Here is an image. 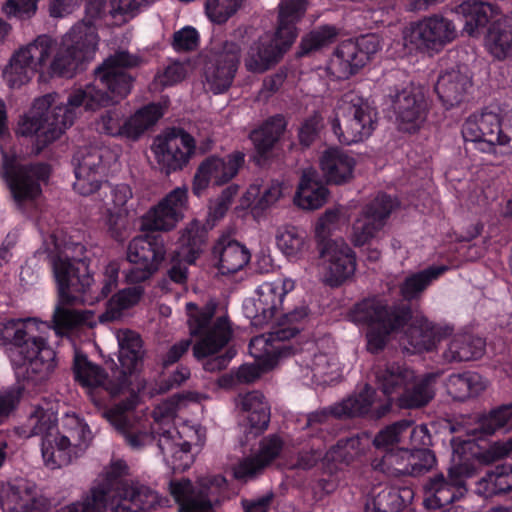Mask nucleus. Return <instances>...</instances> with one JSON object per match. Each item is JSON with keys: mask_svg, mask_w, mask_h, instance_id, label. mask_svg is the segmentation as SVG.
<instances>
[{"mask_svg": "<svg viewBox=\"0 0 512 512\" xmlns=\"http://www.w3.org/2000/svg\"><path fill=\"white\" fill-rule=\"evenodd\" d=\"M135 64L136 59L128 53H116L95 71L92 84L70 92L66 104L56 93L36 98L29 111L20 118L17 134L31 138L34 142L32 152L38 154L73 124L82 109L95 110L126 97L131 90L132 78L125 68Z\"/></svg>", "mask_w": 512, "mask_h": 512, "instance_id": "1", "label": "nucleus"}, {"mask_svg": "<svg viewBox=\"0 0 512 512\" xmlns=\"http://www.w3.org/2000/svg\"><path fill=\"white\" fill-rule=\"evenodd\" d=\"M128 467L117 460L106 469L104 483L93 488L82 503H73L56 512H139L164 505V500L149 487L127 479ZM2 512H47V500L38 497L34 484L15 479L0 485Z\"/></svg>", "mask_w": 512, "mask_h": 512, "instance_id": "2", "label": "nucleus"}, {"mask_svg": "<svg viewBox=\"0 0 512 512\" xmlns=\"http://www.w3.org/2000/svg\"><path fill=\"white\" fill-rule=\"evenodd\" d=\"M57 255L52 260L54 276L58 285L59 302L53 314V328L64 335L80 326H94L96 320L91 311H80L70 307L82 302L93 304L106 297L118 285L120 264L109 262L96 282L88 271L86 249L78 242H56Z\"/></svg>", "mask_w": 512, "mask_h": 512, "instance_id": "3", "label": "nucleus"}, {"mask_svg": "<svg viewBox=\"0 0 512 512\" xmlns=\"http://www.w3.org/2000/svg\"><path fill=\"white\" fill-rule=\"evenodd\" d=\"M49 323L36 318L10 320L0 325V338L11 344L8 356L18 386L0 391V424L19 402L23 390H40L51 377L55 367V351L42 333Z\"/></svg>", "mask_w": 512, "mask_h": 512, "instance_id": "4", "label": "nucleus"}, {"mask_svg": "<svg viewBox=\"0 0 512 512\" xmlns=\"http://www.w3.org/2000/svg\"><path fill=\"white\" fill-rule=\"evenodd\" d=\"M77 27L60 38L40 35L21 46L11 56L3 71V77L10 88H20L29 83L36 74L40 78L73 77L82 69L80 60L91 49L89 35L77 34Z\"/></svg>", "mask_w": 512, "mask_h": 512, "instance_id": "5", "label": "nucleus"}, {"mask_svg": "<svg viewBox=\"0 0 512 512\" xmlns=\"http://www.w3.org/2000/svg\"><path fill=\"white\" fill-rule=\"evenodd\" d=\"M204 399V394L187 392L159 404L153 411V432L158 434V447L173 471H184L191 466L194 461L191 449L202 447L206 435L199 425L183 423L176 428L171 427L170 422L189 404H198Z\"/></svg>", "mask_w": 512, "mask_h": 512, "instance_id": "6", "label": "nucleus"}, {"mask_svg": "<svg viewBox=\"0 0 512 512\" xmlns=\"http://www.w3.org/2000/svg\"><path fill=\"white\" fill-rule=\"evenodd\" d=\"M115 336L121 365V370L114 372L118 383L109 380L104 370L90 362L85 355L75 354V379L85 389L96 406L102 405L104 394L113 396L121 392L128 384L127 375L132 376L142 367L144 352L140 336L128 329L117 331Z\"/></svg>", "mask_w": 512, "mask_h": 512, "instance_id": "7", "label": "nucleus"}, {"mask_svg": "<svg viewBox=\"0 0 512 512\" xmlns=\"http://www.w3.org/2000/svg\"><path fill=\"white\" fill-rule=\"evenodd\" d=\"M275 34L266 32L253 41L244 57L251 73H264L279 62L296 39V22L306 11L305 0H281Z\"/></svg>", "mask_w": 512, "mask_h": 512, "instance_id": "8", "label": "nucleus"}, {"mask_svg": "<svg viewBox=\"0 0 512 512\" xmlns=\"http://www.w3.org/2000/svg\"><path fill=\"white\" fill-rule=\"evenodd\" d=\"M353 322L366 324L368 350L377 353L389 341L392 333L403 328L412 319L409 304L390 305L385 300L372 297L357 303L350 313Z\"/></svg>", "mask_w": 512, "mask_h": 512, "instance_id": "9", "label": "nucleus"}, {"mask_svg": "<svg viewBox=\"0 0 512 512\" xmlns=\"http://www.w3.org/2000/svg\"><path fill=\"white\" fill-rule=\"evenodd\" d=\"M92 433L88 425L75 414H66L61 426L41 440L44 465L57 469L70 464L88 448Z\"/></svg>", "mask_w": 512, "mask_h": 512, "instance_id": "10", "label": "nucleus"}, {"mask_svg": "<svg viewBox=\"0 0 512 512\" xmlns=\"http://www.w3.org/2000/svg\"><path fill=\"white\" fill-rule=\"evenodd\" d=\"M331 129L339 142L352 144L370 137L377 126V112L357 93L350 91L337 101Z\"/></svg>", "mask_w": 512, "mask_h": 512, "instance_id": "11", "label": "nucleus"}, {"mask_svg": "<svg viewBox=\"0 0 512 512\" xmlns=\"http://www.w3.org/2000/svg\"><path fill=\"white\" fill-rule=\"evenodd\" d=\"M215 305L199 307L193 302L186 304L187 325L197 341L193 347L196 358L210 357L218 353L230 340L232 331L226 317L213 318Z\"/></svg>", "mask_w": 512, "mask_h": 512, "instance_id": "12", "label": "nucleus"}, {"mask_svg": "<svg viewBox=\"0 0 512 512\" xmlns=\"http://www.w3.org/2000/svg\"><path fill=\"white\" fill-rule=\"evenodd\" d=\"M292 328L281 329L254 337L249 344L251 356L255 363L244 364L235 373L237 382L250 383L262 373L275 368L283 359L292 355L295 348L286 341L295 334Z\"/></svg>", "mask_w": 512, "mask_h": 512, "instance_id": "13", "label": "nucleus"}, {"mask_svg": "<svg viewBox=\"0 0 512 512\" xmlns=\"http://www.w3.org/2000/svg\"><path fill=\"white\" fill-rule=\"evenodd\" d=\"M380 49L381 39L376 34L345 40L333 50L326 63V73L333 79H348L363 68Z\"/></svg>", "mask_w": 512, "mask_h": 512, "instance_id": "14", "label": "nucleus"}, {"mask_svg": "<svg viewBox=\"0 0 512 512\" xmlns=\"http://www.w3.org/2000/svg\"><path fill=\"white\" fill-rule=\"evenodd\" d=\"M116 159L117 154L106 146L91 145L78 149L73 157L74 190L84 196L96 192Z\"/></svg>", "mask_w": 512, "mask_h": 512, "instance_id": "15", "label": "nucleus"}, {"mask_svg": "<svg viewBox=\"0 0 512 512\" xmlns=\"http://www.w3.org/2000/svg\"><path fill=\"white\" fill-rule=\"evenodd\" d=\"M163 115L160 105L149 104L126 118L119 109H111L102 113L96 121L98 132L128 140H138Z\"/></svg>", "mask_w": 512, "mask_h": 512, "instance_id": "16", "label": "nucleus"}, {"mask_svg": "<svg viewBox=\"0 0 512 512\" xmlns=\"http://www.w3.org/2000/svg\"><path fill=\"white\" fill-rule=\"evenodd\" d=\"M1 175L18 205L35 200L41 194L40 181L48 178L49 169L44 164L31 167L20 165L17 156L2 151Z\"/></svg>", "mask_w": 512, "mask_h": 512, "instance_id": "17", "label": "nucleus"}, {"mask_svg": "<svg viewBox=\"0 0 512 512\" xmlns=\"http://www.w3.org/2000/svg\"><path fill=\"white\" fill-rule=\"evenodd\" d=\"M457 37L452 20L434 14L410 23L403 30L405 45L423 51H440Z\"/></svg>", "mask_w": 512, "mask_h": 512, "instance_id": "18", "label": "nucleus"}, {"mask_svg": "<svg viewBox=\"0 0 512 512\" xmlns=\"http://www.w3.org/2000/svg\"><path fill=\"white\" fill-rule=\"evenodd\" d=\"M245 163V154L234 151L225 155H210L198 165L192 182V192L203 195L210 186H223L232 181Z\"/></svg>", "mask_w": 512, "mask_h": 512, "instance_id": "19", "label": "nucleus"}, {"mask_svg": "<svg viewBox=\"0 0 512 512\" xmlns=\"http://www.w3.org/2000/svg\"><path fill=\"white\" fill-rule=\"evenodd\" d=\"M225 486V478L215 475L202 478L198 490L187 479L171 481L170 492L179 504V512H209L220 503L216 494Z\"/></svg>", "mask_w": 512, "mask_h": 512, "instance_id": "20", "label": "nucleus"}, {"mask_svg": "<svg viewBox=\"0 0 512 512\" xmlns=\"http://www.w3.org/2000/svg\"><path fill=\"white\" fill-rule=\"evenodd\" d=\"M294 288L295 281L291 278L263 282L256 288L253 300L244 303L246 316L254 326L268 324L282 309L285 296Z\"/></svg>", "mask_w": 512, "mask_h": 512, "instance_id": "21", "label": "nucleus"}, {"mask_svg": "<svg viewBox=\"0 0 512 512\" xmlns=\"http://www.w3.org/2000/svg\"><path fill=\"white\" fill-rule=\"evenodd\" d=\"M240 46L226 41L214 48L203 66L204 86L214 94H221L231 86L238 69Z\"/></svg>", "mask_w": 512, "mask_h": 512, "instance_id": "22", "label": "nucleus"}, {"mask_svg": "<svg viewBox=\"0 0 512 512\" xmlns=\"http://www.w3.org/2000/svg\"><path fill=\"white\" fill-rule=\"evenodd\" d=\"M162 240L151 236L135 237L128 245L127 259L133 265L126 274L129 282L149 279L160 267L165 257Z\"/></svg>", "mask_w": 512, "mask_h": 512, "instance_id": "23", "label": "nucleus"}, {"mask_svg": "<svg viewBox=\"0 0 512 512\" xmlns=\"http://www.w3.org/2000/svg\"><path fill=\"white\" fill-rule=\"evenodd\" d=\"M194 150L193 137L180 130L157 136L151 146L155 160L166 173L181 170L186 166Z\"/></svg>", "mask_w": 512, "mask_h": 512, "instance_id": "24", "label": "nucleus"}, {"mask_svg": "<svg viewBox=\"0 0 512 512\" xmlns=\"http://www.w3.org/2000/svg\"><path fill=\"white\" fill-rule=\"evenodd\" d=\"M188 209L187 187H176L142 217L141 227L149 231H170L183 220Z\"/></svg>", "mask_w": 512, "mask_h": 512, "instance_id": "25", "label": "nucleus"}, {"mask_svg": "<svg viewBox=\"0 0 512 512\" xmlns=\"http://www.w3.org/2000/svg\"><path fill=\"white\" fill-rule=\"evenodd\" d=\"M373 375L377 388L388 398L387 403L372 412L373 418L380 419L389 412L392 401L403 388L415 380V372L404 364L393 362L375 366Z\"/></svg>", "mask_w": 512, "mask_h": 512, "instance_id": "26", "label": "nucleus"}, {"mask_svg": "<svg viewBox=\"0 0 512 512\" xmlns=\"http://www.w3.org/2000/svg\"><path fill=\"white\" fill-rule=\"evenodd\" d=\"M391 102L399 129L405 132L416 131L426 115V103L421 88L408 85L391 95Z\"/></svg>", "mask_w": 512, "mask_h": 512, "instance_id": "27", "label": "nucleus"}, {"mask_svg": "<svg viewBox=\"0 0 512 512\" xmlns=\"http://www.w3.org/2000/svg\"><path fill=\"white\" fill-rule=\"evenodd\" d=\"M322 259L326 263L325 282L339 286L355 271V261L349 246L342 239L322 237Z\"/></svg>", "mask_w": 512, "mask_h": 512, "instance_id": "28", "label": "nucleus"}, {"mask_svg": "<svg viewBox=\"0 0 512 512\" xmlns=\"http://www.w3.org/2000/svg\"><path fill=\"white\" fill-rule=\"evenodd\" d=\"M204 230L197 221L189 223L180 237L181 247L172 258L169 278L182 284L187 279V265L193 264L202 251Z\"/></svg>", "mask_w": 512, "mask_h": 512, "instance_id": "29", "label": "nucleus"}, {"mask_svg": "<svg viewBox=\"0 0 512 512\" xmlns=\"http://www.w3.org/2000/svg\"><path fill=\"white\" fill-rule=\"evenodd\" d=\"M109 195L103 200L101 207V220L107 227L110 235L122 241L125 237V216L127 204L133 197L132 189L127 184L108 186Z\"/></svg>", "mask_w": 512, "mask_h": 512, "instance_id": "30", "label": "nucleus"}, {"mask_svg": "<svg viewBox=\"0 0 512 512\" xmlns=\"http://www.w3.org/2000/svg\"><path fill=\"white\" fill-rule=\"evenodd\" d=\"M135 405L136 400L133 397L126 404L117 405L112 409L104 411L103 416L125 437L130 447L139 449L150 444L154 437L145 431V426L140 420L134 419L132 409Z\"/></svg>", "mask_w": 512, "mask_h": 512, "instance_id": "31", "label": "nucleus"}, {"mask_svg": "<svg viewBox=\"0 0 512 512\" xmlns=\"http://www.w3.org/2000/svg\"><path fill=\"white\" fill-rule=\"evenodd\" d=\"M284 450V442L278 435L265 437L255 455L240 460L232 468L233 476L241 481H248L260 474Z\"/></svg>", "mask_w": 512, "mask_h": 512, "instance_id": "32", "label": "nucleus"}, {"mask_svg": "<svg viewBox=\"0 0 512 512\" xmlns=\"http://www.w3.org/2000/svg\"><path fill=\"white\" fill-rule=\"evenodd\" d=\"M283 196L279 182L255 181L251 183L238 200L237 211L251 210L254 217L273 207Z\"/></svg>", "mask_w": 512, "mask_h": 512, "instance_id": "33", "label": "nucleus"}, {"mask_svg": "<svg viewBox=\"0 0 512 512\" xmlns=\"http://www.w3.org/2000/svg\"><path fill=\"white\" fill-rule=\"evenodd\" d=\"M251 254L247 247L227 236L221 237L213 248V262L222 275L235 274L250 261Z\"/></svg>", "mask_w": 512, "mask_h": 512, "instance_id": "34", "label": "nucleus"}, {"mask_svg": "<svg viewBox=\"0 0 512 512\" xmlns=\"http://www.w3.org/2000/svg\"><path fill=\"white\" fill-rule=\"evenodd\" d=\"M106 0H87L85 4V15L81 21L76 22L66 33H70L74 28L77 29L78 36L82 38L84 35H89L91 39V49L85 58L80 60V65L83 67L85 63L90 62L94 59L96 52L99 48L100 37L98 34V25L101 20L109 14L111 7L107 9Z\"/></svg>", "mask_w": 512, "mask_h": 512, "instance_id": "35", "label": "nucleus"}, {"mask_svg": "<svg viewBox=\"0 0 512 512\" xmlns=\"http://www.w3.org/2000/svg\"><path fill=\"white\" fill-rule=\"evenodd\" d=\"M502 126L498 114L484 111L471 115L462 126L465 141L496 145L501 139Z\"/></svg>", "mask_w": 512, "mask_h": 512, "instance_id": "36", "label": "nucleus"}, {"mask_svg": "<svg viewBox=\"0 0 512 512\" xmlns=\"http://www.w3.org/2000/svg\"><path fill=\"white\" fill-rule=\"evenodd\" d=\"M237 407L242 413L245 429L257 435L269 424L270 412L264 396L259 392H250L237 398Z\"/></svg>", "mask_w": 512, "mask_h": 512, "instance_id": "37", "label": "nucleus"}, {"mask_svg": "<svg viewBox=\"0 0 512 512\" xmlns=\"http://www.w3.org/2000/svg\"><path fill=\"white\" fill-rule=\"evenodd\" d=\"M471 78L460 69H451L439 75L435 91L447 107L460 104L471 88Z\"/></svg>", "mask_w": 512, "mask_h": 512, "instance_id": "38", "label": "nucleus"}, {"mask_svg": "<svg viewBox=\"0 0 512 512\" xmlns=\"http://www.w3.org/2000/svg\"><path fill=\"white\" fill-rule=\"evenodd\" d=\"M439 373H427L420 379L413 380L407 385L395 401L401 409H419L425 407L435 396L434 385Z\"/></svg>", "mask_w": 512, "mask_h": 512, "instance_id": "39", "label": "nucleus"}, {"mask_svg": "<svg viewBox=\"0 0 512 512\" xmlns=\"http://www.w3.org/2000/svg\"><path fill=\"white\" fill-rule=\"evenodd\" d=\"M424 504L428 509H440L464 496V490L442 473L430 477L424 485Z\"/></svg>", "mask_w": 512, "mask_h": 512, "instance_id": "40", "label": "nucleus"}, {"mask_svg": "<svg viewBox=\"0 0 512 512\" xmlns=\"http://www.w3.org/2000/svg\"><path fill=\"white\" fill-rule=\"evenodd\" d=\"M57 412L54 403L43 400L32 406L21 428L24 437L40 436L41 440L57 429Z\"/></svg>", "mask_w": 512, "mask_h": 512, "instance_id": "41", "label": "nucleus"}, {"mask_svg": "<svg viewBox=\"0 0 512 512\" xmlns=\"http://www.w3.org/2000/svg\"><path fill=\"white\" fill-rule=\"evenodd\" d=\"M355 160L339 148H330L322 155V172L327 183L344 184L353 177Z\"/></svg>", "mask_w": 512, "mask_h": 512, "instance_id": "42", "label": "nucleus"}, {"mask_svg": "<svg viewBox=\"0 0 512 512\" xmlns=\"http://www.w3.org/2000/svg\"><path fill=\"white\" fill-rule=\"evenodd\" d=\"M456 13L464 19V31L474 36L498 15V10L488 2L468 0L456 8Z\"/></svg>", "mask_w": 512, "mask_h": 512, "instance_id": "43", "label": "nucleus"}, {"mask_svg": "<svg viewBox=\"0 0 512 512\" xmlns=\"http://www.w3.org/2000/svg\"><path fill=\"white\" fill-rule=\"evenodd\" d=\"M437 332L430 322L424 319L413 322L401 337L400 344L409 354L432 350L437 342Z\"/></svg>", "mask_w": 512, "mask_h": 512, "instance_id": "44", "label": "nucleus"}, {"mask_svg": "<svg viewBox=\"0 0 512 512\" xmlns=\"http://www.w3.org/2000/svg\"><path fill=\"white\" fill-rule=\"evenodd\" d=\"M485 42L494 58L504 60L512 57V20L506 17L494 20L488 28Z\"/></svg>", "mask_w": 512, "mask_h": 512, "instance_id": "45", "label": "nucleus"}, {"mask_svg": "<svg viewBox=\"0 0 512 512\" xmlns=\"http://www.w3.org/2000/svg\"><path fill=\"white\" fill-rule=\"evenodd\" d=\"M485 342L471 334H459L454 336L442 353L446 362H462L475 360L484 353Z\"/></svg>", "mask_w": 512, "mask_h": 512, "instance_id": "46", "label": "nucleus"}, {"mask_svg": "<svg viewBox=\"0 0 512 512\" xmlns=\"http://www.w3.org/2000/svg\"><path fill=\"white\" fill-rule=\"evenodd\" d=\"M286 120L281 115H276L268 119L258 129H255L250 134V139L254 144L257 156L256 161L260 164L261 158L273 148L275 143L279 140L280 136L286 128Z\"/></svg>", "mask_w": 512, "mask_h": 512, "instance_id": "47", "label": "nucleus"}, {"mask_svg": "<svg viewBox=\"0 0 512 512\" xmlns=\"http://www.w3.org/2000/svg\"><path fill=\"white\" fill-rule=\"evenodd\" d=\"M375 390L366 385L356 396L349 397L340 403L334 404L325 410L322 415H332L336 418L362 416L371 411L374 402Z\"/></svg>", "mask_w": 512, "mask_h": 512, "instance_id": "48", "label": "nucleus"}, {"mask_svg": "<svg viewBox=\"0 0 512 512\" xmlns=\"http://www.w3.org/2000/svg\"><path fill=\"white\" fill-rule=\"evenodd\" d=\"M294 204L306 211L320 207V177L316 170L307 169L303 172L294 196Z\"/></svg>", "mask_w": 512, "mask_h": 512, "instance_id": "49", "label": "nucleus"}, {"mask_svg": "<svg viewBox=\"0 0 512 512\" xmlns=\"http://www.w3.org/2000/svg\"><path fill=\"white\" fill-rule=\"evenodd\" d=\"M448 394L455 400L464 401L485 389L481 377L473 372L450 375L446 380Z\"/></svg>", "mask_w": 512, "mask_h": 512, "instance_id": "50", "label": "nucleus"}, {"mask_svg": "<svg viewBox=\"0 0 512 512\" xmlns=\"http://www.w3.org/2000/svg\"><path fill=\"white\" fill-rule=\"evenodd\" d=\"M275 239L278 249L289 259H298L309 249L305 233L294 226L280 227Z\"/></svg>", "mask_w": 512, "mask_h": 512, "instance_id": "51", "label": "nucleus"}, {"mask_svg": "<svg viewBox=\"0 0 512 512\" xmlns=\"http://www.w3.org/2000/svg\"><path fill=\"white\" fill-rule=\"evenodd\" d=\"M402 460L405 465L395 468L398 475L418 476L429 471L435 464L436 458L429 448L403 449Z\"/></svg>", "mask_w": 512, "mask_h": 512, "instance_id": "52", "label": "nucleus"}, {"mask_svg": "<svg viewBox=\"0 0 512 512\" xmlns=\"http://www.w3.org/2000/svg\"><path fill=\"white\" fill-rule=\"evenodd\" d=\"M142 295L143 289L139 286L118 291L108 301L105 313L99 316L100 321H112L121 318L123 312L135 306Z\"/></svg>", "mask_w": 512, "mask_h": 512, "instance_id": "53", "label": "nucleus"}, {"mask_svg": "<svg viewBox=\"0 0 512 512\" xmlns=\"http://www.w3.org/2000/svg\"><path fill=\"white\" fill-rule=\"evenodd\" d=\"M446 270V267H429L405 278L400 285V293L406 300L418 298L421 293Z\"/></svg>", "mask_w": 512, "mask_h": 512, "instance_id": "54", "label": "nucleus"}, {"mask_svg": "<svg viewBox=\"0 0 512 512\" xmlns=\"http://www.w3.org/2000/svg\"><path fill=\"white\" fill-rule=\"evenodd\" d=\"M361 439L358 435L341 438L325 455L327 462L349 464L359 454Z\"/></svg>", "mask_w": 512, "mask_h": 512, "instance_id": "55", "label": "nucleus"}, {"mask_svg": "<svg viewBox=\"0 0 512 512\" xmlns=\"http://www.w3.org/2000/svg\"><path fill=\"white\" fill-rule=\"evenodd\" d=\"M412 424L410 420H400L388 425L375 435L373 445L378 449L389 450L403 442Z\"/></svg>", "mask_w": 512, "mask_h": 512, "instance_id": "56", "label": "nucleus"}, {"mask_svg": "<svg viewBox=\"0 0 512 512\" xmlns=\"http://www.w3.org/2000/svg\"><path fill=\"white\" fill-rule=\"evenodd\" d=\"M244 0H205V14L215 24L226 23L242 7Z\"/></svg>", "mask_w": 512, "mask_h": 512, "instance_id": "57", "label": "nucleus"}, {"mask_svg": "<svg viewBox=\"0 0 512 512\" xmlns=\"http://www.w3.org/2000/svg\"><path fill=\"white\" fill-rule=\"evenodd\" d=\"M506 426H512V403L490 411L478 422V430L484 435H492Z\"/></svg>", "mask_w": 512, "mask_h": 512, "instance_id": "58", "label": "nucleus"}, {"mask_svg": "<svg viewBox=\"0 0 512 512\" xmlns=\"http://www.w3.org/2000/svg\"><path fill=\"white\" fill-rule=\"evenodd\" d=\"M403 506L400 493L395 489L385 488L366 503L365 512H399Z\"/></svg>", "mask_w": 512, "mask_h": 512, "instance_id": "59", "label": "nucleus"}, {"mask_svg": "<svg viewBox=\"0 0 512 512\" xmlns=\"http://www.w3.org/2000/svg\"><path fill=\"white\" fill-rule=\"evenodd\" d=\"M385 225L362 210L361 216L353 224V243L362 246L372 239Z\"/></svg>", "mask_w": 512, "mask_h": 512, "instance_id": "60", "label": "nucleus"}, {"mask_svg": "<svg viewBox=\"0 0 512 512\" xmlns=\"http://www.w3.org/2000/svg\"><path fill=\"white\" fill-rule=\"evenodd\" d=\"M239 185L231 184L222 190L220 195L210 202L208 212V224L214 223L222 219L229 210L234 198L238 194Z\"/></svg>", "mask_w": 512, "mask_h": 512, "instance_id": "61", "label": "nucleus"}, {"mask_svg": "<svg viewBox=\"0 0 512 512\" xmlns=\"http://www.w3.org/2000/svg\"><path fill=\"white\" fill-rule=\"evenodd\" d=\"M396 198L385 193H379L371 202H369L363 211L369 216L376 218L380 223L386 225L391 213L398 207Z\"/></svg>", "mask_w": 512, "mask_h": 512, "instance_id": "62", "label": "nucleus"}, {"mask_svg": "<svg viewBox=\"0 0 512 512\" xmlns=\"http://www.w3.org/2000/svg\"><path fill=\"white\" fill-rule=\"evenodd\" d=\"M362 3L360 7L364 13V18L369 19L371 23L383 24L389 18L394 10L393 0H359Z\"/></svg>", "mask_w": 512, "mask_h": 512, "instance_id": "63", "label": "nucleus"}, {"mask_svg": "<svg viewBox=\"0 0 512 512\" xmlns=\"http://www.w3.org/2000/svg\"><path fill=\"white\" fill-rule=\"evenodd\" d=\"M190 70L188 63L173 62L156 75L155 82L162 87L175 85L184 80Z\"/></svg>", "mask_w": 512, "mask_h": 512, "instance_id": "64", "label": "nucleus"}]
</instances>
